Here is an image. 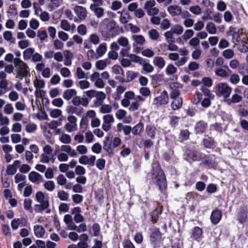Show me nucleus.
I'll return each mask as SVG.
<instances>
[{
    "label": "nucleus",
    "instance_id": "c85d7f7f",
    "mask_svg": "<svg viewBox=\"0 0 248 248\" xmlns=\"http://www.w3.org/2000/svg\"><path fill=\"white\" fill-rule=\"evenodd\" d=\"M107 44L105 43L101 44L96 48V53L98 59L102 57L107 52Z\"/></svg>",
    "mask_w": 248,
    "mask_h": 248
},
{
    "label": "nucleus",
    "instance_id": "4468645a",
    "mask_svg": "<svg viewBox=\"0 0 248 248\" xmlns=\"http://www.w3.org/2000/svg\"><path fill=\"white\" fill-rule=\"evenodd\" d=\"M29 180L32 183L39 184L43 182L44 179L43 176L39 173L32 171L29 174Z\"/></svg>",
    "mask_w": 248,
    "mask_h": 248
},
{
    "label": "nucleus",
    "instance_id": "bf43d9fd",
    "mask_svg": "<svg viewBox=\"0 0 248 248\" xmlns=\"http://www.w3.org/2000/svg\"><path fill=\"white\" fill-rule=\"evenodd\" d=\"M173 34L174 33L172 32L171 29L170 31H167L166 32H165L164 35L167 42H174V39L173 37Z\"/></svg>",
    "mask_w": 248,
    "mask_h": 248
},
{
    "label": "nucleus",
    "instance_id": "6e6552de",
    "mask_svg": "<svg viewBox=\"0 0 248 248\" xmlns=\"http://www.w3.org/2000/svg\"><path fill=\"white\" fill-rule=\"evenodd\" d=\"M162 234L159 229H155L150 236L151 244L154 248L159 247L161 243Z\"/></svg>",
    "mask_w": 248,
    "mask_h": 248
},
{
    "label": "nucleus",
    "instance_id": "7ed1b4c3",
    "mask_svg": "<svg viewBox=\"0 0 248 248\" xmlns=\"http://www.w3.org/2000/svg\"><path fill=\"white\" fill-rule=\"evenodd\" d=\"M43 153L39 157L40 161L42 163L48 164L50 162L53 163L55 160V155L53 154V149L48 144L46 145L43 148Z\"/></svg>",
    "mask_w": 248,
    "mask_h": 248
},
{
    "label": "nucleus",
    "instance_id": "f3484780",
    "mask_svg": "<svg viewBox=\"0 0 248 248\" xmlns=\"http://www.w3.org/2000/svg\"><path fill=\"white\" fill-rule=\"evenodd\" d=\"M221 217L222 213L220 210L216 209L213 210L210 216L212 223L214 225L217 224L221 220Z\"/></svg>",
    "mask_w": 248,
    "mask_h": 248
},
{
    "label": "nucleus",
    "instance_id": "13d9d810",
    "mask_svg": "<svg viewBox=\"0 0 248 248\" xmlns=\"http://www.w3.org/2000/svg\"><path fill=\"white\" fill-rule=\"evenodd\" d=\"M129 57L130 58V62H134L136 63H139L140 64V62H142V60H143L144 59L138 56L135 54H131L129 55Z\"/></svg>",
    "mask_w": 248,
    "mask_h": 248
},
{
    "label": "nucleus",
    "instance_id": "ea45409f",
    "mask_svg": "<svg viewBox=\"0 0 248 248\" xmlns=\"http://www.w3.org/2000/svg\"><path fill=\"white\" fill-rule=\"evenodd\" d=\"M34 52V49L33 48L30 47L27 48L23 52V57L24 60H28L32 57L33 54Z\"/></svg>",
    "mask_w": 248,
    "mask_h": 248
},
{
    "label": "nucleus",
    "instance_id": "dca6fc26",
    "mask_svg": "<svg viewBox=\"0 0 248 248\" xmlns=\"http://www.w3.org/2000/svg\"><path fill=\"white\" fill-rule=\"evenodd\" d=\"M72 102L74 105L78 106L81 105L83 107H86L89 104V100L85 97H80V96L75 95L72 99Z\"/></svg>",
    "mask_w": 248,
    "mask_h": 248
},
{
    "label": "nucleus",
    "instance_id": "6e6d98bb",
    "mask_svg": "<svg viewBox=\"0 0 248 248\" xmlns=\"http://www.w3.org/2000/svg\"><path fill=\"white\" fill-rule=\"evenodd\" d=\"M160 24V27L163 30H166L169 29L171 25L170 20L167 18L163 19Z\"/></svg>",
    "mask_w": 248,
    "mask_h": 248
},
{
    "label": "nucleus",
    "instance_id": "393cba45",
    "mask_svg": "<svg viewBox=\"0 0 248 248\" xmlns=\"http://www.w3.org/2000/svg\"><path fill=\"white\" fill-rule=\"evenodd\" d=\"M77 92L75 89H67L63 92L62 97L66 100H69L77 95Z\"/></svg>",
    "mask_w": 248,
    "mask_h": 248
},
{
    "label": "nucleus",
    "instance_id": "39448f33",
    "mask_svg": "<svg viewBox=\"0 0 248 248\" xmlns=\"http://www.w3.org/2000/svg\"><path fill=\"white\" fill-rule=\"evenodd\" d=\"M185 154L187 156L186 159L187 161L191 160L193 161H199L202 158V154L196 150L188 149L186 150Z\"/></svg>",
    "mask_w": 248,
    "mask_h": 248
},
{
    "label": "nucleus",
    "instance_id": "aec40b11",
    "mask_svg": "<svg viewBox=\"0 0 248 248\" xmlns=\"http://www.w3.org/2000/svg\"><path fill=\"white\" fill-rule=\"evenodd\" d=\"M168 11L172 16H178L181 14L182 8L177 5H171L168 7Z\"/></svg>",
    "mask_w": 248,
    "mask_h": 248
},
{
    "label": "nucleus",
    "instance_id": "9b49d317",
    "mask_svg": "<svg viewBox=\"0 0 248 248\" xmlns=\"http://www.w3.org/2000/svg\"><path fill=\"white\" fill-rule=\"evenodd\" d=\"M103 121L102 128L105 131L108 132L110 129L111 124L114 121V119L112 115L107 114L103 116Z\"/></svg>",
    "mask_w": 248,
    "mask_h": 248
},
{
    "label": "nucleus",
    "instance_id": "c756f323",
    "mask_svg": "<svg viewBox=\"0 0 248 248\" xmlns=\"http://www.w3.org/2000/svg\"><path fill=\"white\" fill-rule=\"evenodd\" d=\"M131 19L130 16L127 11L123 10L121 12L120 17V21L122 24H124L129 22Z\"/></svg>",
    "mask_w": 248,
    "mask_h": 248
},
{
    "label": "nucleus",
    "instance_id": "a878e982",
    "mask_svg": "<svg viewBox=\"0 0 248 248\" xmlns=\"http://www.w3.org/2000/svg\"><path fill=\"white\" fill-rule=\"evenodd\" d=\"M142 61L140 62V65L142 66L143 70L148 73L152 72L154 70V68L151 64H150L149 61L144 59Z\"/></svg>",
    "mask_w": 248,
    "mask_h": 248
},
{
    "label": "nucleus",
    "instance_id": "6ab92c4d",
    "mask_svg": "<svg viewBox=\"0 0 248 248\" xmlns=\"http://www.w3.org/2000/svg\"><path fill=\"white\" fill-rule=\"evenodd\" d=\"M202 163L209 168H214L217 166V164L210 158V156L204 155L202 156Z\"/></svg>",
    "mask_w": 248,
    "mask_h": 248
},
{
    "label": "nucleus",
    "instance_id": "2eb2a0df",
    "mask_svg": "<svg viewBox=\"0 0 248 248\" xmlns=\"http://www.w3.org/2000/svg\"><path fill=\"white\" fill-rule=\"evenodd\" d=\"M74 11L80 20H84L87 16L86 9L81 6L76 5L74 8Z\"/></svg>",
    "mask_w": 248,
    "mask_h": 248
},
{
    "label": "nucleus",
    "instance_id": "3c124183",
    "mask_svg": "<svg viewBox=\"0 0 248 248\" xmlns=\"http://www.w3.org/2000/svg\"><path fill=\"white\" fill-rule=\"evenodd\" d=\"M177 68L172 64H169L166 68V73L168 75H171L177 72Z\"/></svg>",
    "mask_w": 248,
    "mask_h": 248
},
{
    "label": "nucleus",
    "instance_id": "49530a36",
    "mask_svg": "<svg viewBox=\"0 0 248 248\" xmlns=\"http://www.w3.org/2000/svg\"><path fill=\"white\" fill-rule=\"evenodd\" d=\"M215 73L218 77L227 78L229 76L227 72L222 68H218L215 69Z\"/></svg>",
    "mask_w": 248,
    "mask_h": 248
},
{
    "label": "nucleus",
    "instance_id": "f257e3e1",
    "mask_svg": "<svg viewBox=\"0 0 248 248\" xmlns=\"http://www.w3.org/2000/svg\"><path fill=\"white\" fill-rule=\"evenodd\" d=\"M152 168V179L153 182L158 186L160 191L164 190L167 187V182L159 163L156 160H154Z\"/></svg>",
    "mask_w": 248,
    "mask_h": 248
},
{
    "label": "nucleus",
    "instance_id": "4d7b16f0",
    "mask_svg": "<svg viewBox=\"0 0 248 248\" xmlns=\"http://www.w3.org/2000/svg\"><path fill=\"white\" fill-rule=\"evenodd\" d=\"M87 56L88 59L90 61H93L98 59V56H97L96 53L93 49H90L87 52Z\"/></svg>",
    "mask_w": 248,
    "mask_h": 248
},
{
    "label": "nucleus",
    "instance_id": "cd10ccee",
    "mask_svg": "<svg viewBox=\"0 0 248 248\" xmlns=\"http://www.w3.org/2000/svg\"><path fill=\"white\" fill-rule=\"evenodd\" d=\"M111 62L109 59H106L103 60L97 61L95 63V66L97 69L102 70L110 63Z\"/></svg>",
    "mask_w": 248,
    "mask_h": 248
},
{
    "label": "nucleus",
    "instance_id": "f704fd0d",
    "mask_svg": "<svg viewBox=\"0 0 248 248\" xmlns=\"http://www.w3.org/2000/svg\"><path fill=\"white\" fill-rule=\"evenodd\" d=\"M102 24H107L108 30L109 31H112L115 27L116 22L114 20L109 21L108 18H105L103 19L102 21Z\"/></svg>",
    "mask_w": 248,
    "mask_h": 248
},
{
    "label": "nucleus",
    "instance_id": "20e7f679",
    "mask_svg": "<svg viewBox=\"0 0 248 248\" xmlns=\"http://www.w3.org/2000/svg\"><path fill=\"white\" fill-rule=\"evenodd\" d=\"M216 89L217 95L223 96L225 98H228L232 92V88L225 83H219L216 86Z\"/></svg>",
    "mask_w": 248,
    "mask_h": 248
},
{
    "label": "nucleus",
    "instance_id": "1a4fd4ad",
    "mask_svg": "<svg viewBox=\"0 0 248 248\" xmlns=\"http://www.w3.org/2000/svg\"><path fill=\"white\" fill-rule=\"evenodd\" d=\"M248 209L247 206H240L237 213V219L239 223L243 224L248 219Z\"/></svg>",
    "mask_w": 248,
    "mask_h": 248
},
{
    "label": "nucleus",
    "instance_id": "e433bc0d",
    "mask_svg": "<svg viewBox=\"0 0 248 248\" xmlns=\"http://www.w3.org/2000/svg\"><path fill=\"white\" fill-rule=\"evenodd\" d=\"M24 218H15L11 222V227L14 230H16L18 229V226L21 224L22 226H25L22 224L23 220H25Z\"/></svg>",
    "mask_w": 248,
    "mask_h": 248
},
{
    "label": "nucleus",
    "instance_id": "603ef678",
    "mask_svg": "<svg viewBox=\"0 0 248 248\" xmlns=\"http://www.w3.org/2000/svg\"><path fill=\"white\" fill-rule=\"evenodd\" d=\"M112 110V107L109 105H102L100 108L99 111L101 113H109Z\"/></svg>",
    "mask_w": 248,
    "mask_h": 248
},
{
    "label": "nucleus",
    "instance_id": "ddd939ff",
    "mask_svg": "<svg viewBox=\"0 0 248 248\" xmlns=\"http://www.w3.org/2000/svg\"><path fill=\"white\" fill-rule=\"evenodd\" d=\"M112 137L108 136L106 137L103 142V149L106 151L109 156L113 155V150L111 148V142Z\"/></svg>",
    "mask_w": 248,
    "mask_h": 248
},
{
    "label": "nucleus",
    "instance_id": "0eeeda50",
    "mask_svg": "<svg viewBox=\"0 0 248 248\" xmlns=\"http://www.w3.org/2000/svg\"><path fill=\"white\" fill-rule=\"evenodd\" d=\"M169 103V96L166 91H163L160 95L153 100V104L157 107L166 105Z\"/></svg>",
    "mask_w": 248,
    "mask_h": 248
},
{
    "label": "nucleus",
    "instance_id": "a18cd8bd",
    "mask_svg": "<svg viewBox=\"0 0 248 248\" xmlns=\"http://www.w3.org/2000/svg\"><path fill=\"white\" fill-rule=\"evenodd\" d=\"M170 29L172 30V31L174 34H176L177 35L181 34L184 31L183 27L179 24H176L172 26Z\"/></svg>",
    "mask_w": 248,
    "mask_h": 248
},
{
    "label": "nucleus",
    "instance_id": "e2e57ef3",
    "mask_svg": "<svg viewBox=\"0 0 248 248\" xmlns=\"http://www.w3.org/2000/svg\"><path fill=\"white\" fill-rule=\"evenodd\" d=\"M44 187L49 191H52L55 188V184L52 181H47L44 184Z\"/></svg>",
    "mask_w": 248,
    "mask_h": 248
},
{
    "label": "nucleus",
    "instance_id": "69168bd1",
    "mask_svg": "<svg viewBox=\"0 0 248 248\" xmlns=\"http://www.w3.org/2000/svg\"><path fill=\"white\" fill-rule=\"evenodd\" d=\"M52 104L55 107L61 108L63 104V101L61 98L54 99L51 102Z\"/></svg>",
    "mask_w": 248,
    "mask_h": 248
},
{
    "label": "nucleus",
    "instance_id": "774afa93",
    "mask_svg": "<svg viewBox=\"0 0 248 248\" xmlns=\"http://www.w3.org/2000/svg\"><path fill=\"white\" fill-rule=\"evenodd\" d=\"M200 44V40L197 37L192 38L190 40L189 44L194 48H196Z\"/></svg>",
    "mask_w": 248,
    "mask_h": 248
},
{
    "label": "nucleus",
    "instance_id": "7c9ffc66",
    "mask_svg": "<svg viewBox=\"0 0 248 248\" xmlns=\"http://www.w3.org/2000/svg\"><path fill=\"white\" fill-rule=\"evenodd\" d=\"M132 39L134 41V43L140 46H143L145 42V39L142 35H133Z\"/></svg>",
    "mask_w": 248,
    "mask_h": 248
},
{
    "label": "nucleus",
    "instance_id": "4be33fe9",
    "mask_svg": "<svg viewBox=\"0 0 248 248\" xmlns=\"http://www.w3.org/2000/svg\"><path fill=\"white\" fill-rule=\"evenodd\" d=\"M202 142L205 148L214 149L216 147V142L211 137L204 138Z\"/></svg>",
    "mask_w": 248,
    "mask_h": 248
},
{
    "label": "nucleus",
    "instance_id": "f03ea898",
    "mask_svg": "<svg viewBox=\"0 0 248 248\" xmlns=\"http://www.w3.org/2000/svg\"><path fill=\"white\" fill-rule=\"evenodd\" d=\"M16 75V78L22 79L23 78L30 76V68L27 64L20 59L16 58L14 61Z\"/></svg>",
    "mask_w": 248,
    "mask_h": 248
},
{
    "label": "nucleus",
    "instance_id": "423d86ee",
    "mask_svg": "<svg viewBox=\"0 0 248 248\" xmlns=\"http://www.w3.org/2000/svg\"><path fill=\"white\" fill-rule=\"evenodd\" d=\"M155 4L156 2L154 0H148L145 2L144 9L149 16H155L159 13V9L155 7Z\"/></svg>",
    "mask_w": 248,
    "mask_h": 248
},
{
    "label": "nucleus",
    "instance_id": "864d4df0",
    "mask_svg": "<svg viewBox=\"0 0 248 248\" xmlns=\"http://www.w3.org/2000/svg\"><path fill=\"white\" fill-rule=\"evenodd\" d=\"M58 197L62 201H67L69 198V194L63 190L59 191L58 192Z\"/></svg>",
    "mask_w": 248,
    "mask_h": 248
},
{
    "label": "nucleus",
    "instance_id": "473e14b6",
    "mask_svg": "<svg viewBox=\"0 0 248 248\" xmlns=\"http://www.w3.org/2000/svg\"><path fill=\"white\" fill-rule=\"evenodd\" d=\"M40 204H35L34 205V211L37 213H41L43 211L48 208L49 206V202H45V203H40Z\"/></svg>",
    "mask_w": 248,
    "mask_h": 248
},
{
    "label": "nucleus",
    "instance_id": "0e129e2a",
    "mask_svg": "<svg viewBox=\"0 0 248 248\" xmlns=\"http://www.w3.org/2000/svg\"><path fill=\"white\" fill-rule=\"evenodd\" d=\"M76 75L77 76V77L79 79L87 78H88L87 76H86V74L84 73V72L79 67H78L77 68Z\"/></svg>",
    "mask_w": 248,
    "mask_h": 248
},
{
    "label": "nucleus",
    "instance_id": "bb28decb",
    "mask_svg": "<svg viewBox=\"0 0 248 248\" xmlns=\"http://www.w3.org/2000/svg\"><path fill=\"white\" fill-rule=\"evenodd\" d=\"M153 62L159 69H162L165 65L164 59L161 56H156L154 58Z\"/></svg>",
    "mask_w": 248,
    "mask_h": 248
},
{
    "label": "nucleus",
    "instance_id": "338daca9",
    "mask_svg": "<svg viewBox=\"0 0 248 248\" xmlns=\"http://www.w3.org/2000/svg\"><path fill=\"white\" fill-rule=\"evenodd\" d=\"M189 11L194 15H199L201 13V8L199 6H192L189 8Z\"/></svg>",
    "mask_w": 248,
    "mask_h": 248
},
{
    "label": "nucleus",
    "instance_id": "5701e85b",
    "mask_svg": "<svg viewBox=\"0 0 248 248\" xmlns=\"http://www.w3.org/2000/svg\"><path fill=\"white\" fill-rule=\"evenodd\" d=\"M172 101L171 103V108L172 110H176L180 109L183 104V99L181 97L171 98Z\"/></svg>",
    "mask_w": 248,
    "mask_h": 248
},
{
    "label": "nucleus",
    "instance_id": "72a5a7b5",
    "mask_svg": "<svg viewBox=\"0 0 248 248\" xmlns=\"http://www.w3.org/2000/svg\"><path fill=\"white\" fill-rule=\"evenodd\" d=\"M202 230L199 227H195L193 230L191 237L195 240H198L202 236Z\"/></svg>",
    "mask_w": 248,
    "mask_h": 248
},
{
    "label": "nucleus",
    "instance_id": "f8f14e48",
    "mask_svg": "<svg viewBox=\"0 0 248 248\" xmlns=\"http://www.w3.org/2000/svg\"><path fill=\"white\" fill-rule=\"evenodd\" d=\"M170 87L171 90L170 94V98L179 97L180 90L182 89V85L178 82H173L170 84Z\"/></svg>",
    "mask_w": 248,
    "mask_h": 248
},
{
    "label": "nucleus",
    "instance_id": "79ce46f5",
    "mask_svg": "<svg viewBox=\"0 0 248 248\" xmlns=\"http://www.w3.org/2000/svg\"><path fill=\"white\" fill-rule=\"evenodd\" d=\"M143 128V124L140 123L136 124L132 129V132L134 135H140Z\"/></svg>",
    "mask_w": 248,
    "mask_h": 248
},
{
    "label": "nucleus",
    "instance_id": "a19ab883",
    "mask_svg": "<svg viewBox=\"0 0 248 248\" xmlns=\"http://www.w3.org/2000/svg\"><path fill=\"white\" fill-rule=\"evenodd\" d=\"M35 198L37 202L39 203H44L45 202H49L48 199L46 198L44 193L41 191L36 193Z\"/></svg>",
    "mask_w": 248,
    "mask_h": 248
},
{
    "label": "nucleus",
    "instance_id": "052dcab7",
    "mask_svg": "<svg viewBox=\"0 0 248 248\" xmlns=\"http://www.w3.org/2000/svg\"><path fill=\"white\" fill-rule=\"evenodd\" d=\"M59 140L62 143L69 144L71 142V139L69 135L63 134L59 138Z\"/></svg>",
    "mask_w": 248,
    "mask_h": 248
},
{
    "label": "nucleus",
    "instance_id": "412c9836",
    "mask_svg": "<svg viewBox=\"0 0 248 248\" xmlns=\"http://www.w3.org/2000/svg\"><path fill=\"white\" fill-rule=\"evenodd\" d=\"M207 124L203 121H200L198 122L195 127L197 134H202L206 130Z\"/></svg>",
    "mask_w": 248,
    "mask_h": 248
},
{
    "label": "nucleus",
    "instance_id": "37998d69",
    "mask_svg": "<svg viewBox=\"0 0 248 248\" xmlns=\"http://www.w3.org/2000/svg\"><path fill=\"white\" fill-rule=\"evenodd\" d=\"M62 119L60 118L58 120H53L50 122L49 123H48L47 125L48 127L51 129H55L58 126L61 125L62 124Z\"/></svg>",
    "mask_w": 248,
    "mask_h": 248
},
{
    "label": "nucleus",
    "instance_id": "b1692460",
    "mask_svg": "<svg viewBox=\"0 0 248 248\" xmlns=\"http://www.w3.org/2000/svg\"><path fill=\"white\" fill-rule=\"evenodd\" d=\"M34 235L37 238H42L45 233V230L44 228L40 225H35L33 227Z\"/></svg>",
    "mask_w": 248,
    "mask_h": 248
},
{
    "label": "nucleus",
    "instance_id": "c03bdc74",
    "mask_svg": "<svg viewBox=\"0 0 248 248\" xmlns=\"http://www.w3.org/2000/svg\"><path fill=\"white\" fill-rule=\"evenodd\" d=\"M206 31L211 34H214L217 32V28L213 22H209L206 26Z\"/></svg>",
    "mask_w": 248,
    "mask_h": 248
},
{
    "label": "nucleus",
    "instance_id": "680f3d73",
    "mask_svg": "<svg viewBox=\"0 0 248 248\" xmlns=\"http://www.w3.org/2000/svg\"><path fill=\"white\" fill-rule=\"evenodd\" d=\"M149 35L151 39L156 40L159 37V32L155 29H152L149 31Z\"/></svg>",
    "mask_w": 248,
    "mask_h": 248
},
{
    "label": "nucleus",
    "instance_id": "2f4dec72",
    "mask_svg": "<svg viewBox=\"0 0 248 248\" xmlns=\"http://www.w3.org/2000/svg\"><path fill=\"white\" fill-rule=\"evenodd\" d=\"M64 57V64L66 66H70L72 64L71 59L73 57V55L70 51L67 50L63 52Z\"/></svg>",
    "mask_w": 248,
    "mask_h": 248
},
{
    "label": "nucleus",
    "instance_id": "8fccbe9b",
    "mask_svg": "<svg viewBox=\"0 0 248 248\" xmlns=\"http://www.w3.org/2000/svg\"><path fill=\"white\" fill-rule=\"evenodd\" d=\"M234 52L231 49H227L222 52V56L226 59H230L234 56Z\"/></svg>",
    "mask_w": 248,
    "mask_h": 248
},
{
    "label": "nucleus",
    "instance_id": "9d476101",
    "mask_svg": "<svg viewBox=\"0 0 248 248\" xmlns=\"http://www.w3.org/2000/svg\"><path fill=\"white\" fill-rule=\"evenodd\" d=\"M67 120L69 123H67L64 126L66 130L68 132L76 131L77 129V118L75 116L71 115L67 117Z\"/></svg>",
    "mask_w": 248,
    "mask_h": 248
},
{
    "label": "nucleus",
    "instance_id": "4c0bfd02",
    "mask_svg": "<svg viewBox=\"0 0 248 248\" xmlns=\"http://www.w3.org/2000/svg\"><path fill=\"white\" fill-rule=\"evenodd\" d=\"M146 132L147 135L151 139H154L155 134V128L151 125H147L146 127Z\"/></svg>",
    "mask_w": 248,
    "mask_h": 248
},
{
    "label": "nucleus",
    "instance_id": "58836bf2",
    "mask_svg": "<svg viewBox=\"0 0 248 248\" xmlns=\"http://www.w3.org/2000/svg\"><path fill=\"white\" fill-rule=\"evenodd\" d=\"M139 75L138 72H135L132 71H128L126 72V81L130 82L136 78H137Z\"/></svg>",
    "mask_w": 248,
    "mask_h": 248
},
{
    "label": "nucleus",
    "instance_id": "c9c22d12",
    "mask_svg": "<svg viewBox=\"0 0 248 248\" xmlns=\"http://www.w3.org/2000/svg\"><path fill=\"white\" fill-rule=\"evenodd\" d=\"M4 39L11 44H15L16 40L13 37L12 32L11 31H5L3 33Z\"/></svg>",
    "mask_w": 248,
    "mask_h": 248
},
{
    "label": "nucleus",
    "instance_id": "a211bd4d",
    "mask_svg": "<svg viewBox=\"0 0 248 248\" xmlns=\"http://www.w3.org/2000/svg\"><path fill=\"white\" fill-rule=\"evenodd\" d=\"M90 9L98 18H102L104 15V9L97 6V4H91Z\"/></svg>",
    "mask_w": 248,
    "mask_h": 248
},
{
    "label": "nucleus",
    "instance_id": "09e8293b",
    "mask_svg": "<svg viewBox=\"0 0 248 248\" xmlns=\"http://www.w3.org/2000/svg\"><path fill=\"white\" fill-rule=\"evenodd\" d=\"M88 121L86 117H83L80 121V128L82 132H84L85 131L87 128Z\"/></svg>",
    "mask_w": 248,
    "mask_h": 248
},
{
    "label": "nucleus",
    "instance_id": "5fc2aeb1",
    "mask_svg": "<svg viewBox=\"0 0 248 248\" xmlns=\"http://www.w3.org/2000/svg\"><path fill=\"white\" fill-rule=\"evenodd\" d=\"M118 43L123 47L130 46L129 45V41L125 37H121L118 39Z\"/></svg>",
    "mask_w": 248,
    "mask_h": 248
},
{
    "label": "nucleus",
    "instance_id": "de8ad7c7",
    "mask_svg": "<svg viewBox=\"0 0 248 248\" xmlns=\"http://www.w3.org/2000/svg\"><path fill=\"white\" fill-rule=\"evenodd\" d=\"M50 116L53 118H57L62 115V111L59 109H53L49 110Z\"/></svg>",
    "mask_w": 248,
    "mask_h": 248
}]
</instances>
